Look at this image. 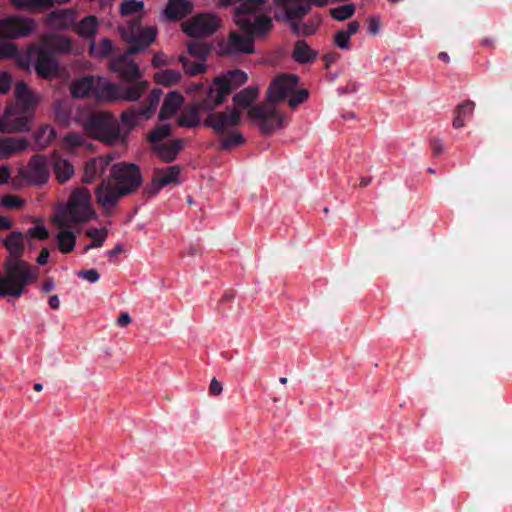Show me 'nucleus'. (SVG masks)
Returning a JSON list of instances; mask_svg holds the SVG:
<instances>
[{
	"label": "nucleus",
	"instance_id": "obj_26",
	"mask_svg": "<svg viewBox=\"0 0 512 512\" xmlns=\"http://www.w3.org/2000/svg\"><path fill=\"white\" fill-rule=\"evenodd\" d=\"M183 100V96L180 93L176 91L169 92L160 109L159 119L166 120L171 118L180 108Z\"/></svg>",
	"mask_w": 512,
	"mask_h": 512
},
{
	"label": "nucleus",
	"instance_id": "obj_17",
	"mask_svg": "<svg viewBox=\"0 0 512 512\" xmlns=\"http://www.w3.org/2000/svg\"><path fill=\"white\" fill-rule=\"evenodd\" d=\"M157 36V29L155 27H145L140 29L137 33H131L127 36V41L131 44L127 48V54H137L145 50Z\"/></svg>",
	"mask_w": 512,
	"mask_h": 512
},
{
	"label": "nucleus",
	"instance_id": "obj_19",
	"mask_svg": "<svg viewBox=\"0 0 512 512\" xmlns=\"http://www.w3.org/2000/svg\"><path fill=\"white\" fill-rule=\"evenodd\" d=\"M26 116H14L13 108L7 107L0 118V131L2 133L25 132L29 130Z\"/></svg>",
	"mask_w": 512,
	"mask_h": 512
},
{
	"label": "nucleus",
	"instance_id": "obj_7",
	"mask_svg": "<svg viewBox=\"0 0 512 512\" xmlns=\"http://www.w3.org/2000/svg\"><path fill=\"white\" fill-rule=\"evenodd\" d=\"M4 246L8 250L10 257L4 264V271L8 268L15 267L17 273L15 276L19 280L21 276L25 279V284L30 283L38 279V269L31 267L27 262L22 260L24 252L23 234L18 231L11 232L4 241Z\"/></svg>",
	"mask_w": 512,
	"mask_h": 512
},
{
	"label": "nucleus",
	"instance_id": "obj_41",
	"mask_svg": "<svg viewBox=\"0 0 512 512\" xmlns=\"http://www.w3.org/2000/svg\"><path fill=\"white\" fill-rule=\"evenodd\" d=\"M89 52L92 56L97 58H105L114 52V46L108 38L103 39L98 45L94 41L91 42Z\"/></svg>",
	"mask_w": 512,
	"mask_h": 512
},
{
	"label": "nucleus",
	"instance_id": "obj_60",
	"mask_svg": "<svg viewBox=\"0 0 512 512\" xmlns=\"http://www.w3.org/2000/svg\"><path fill=\"white\" fill-rule=\"evenodd\" d=\"M223 388L219 381H217L215 378L212 379L210 386H209V392L212 395H219L222 392Z\"/></svg>",
	"mask_w": 512,
	"mask_h": 512
},
{
	"label": "nucleus",
	"instance_id": "obj_24",
	"mask_svg": "<svg viewBox=\"0 0 512 512\" xmlns=\"http://www.w3.org/2000/svg\"><path fill=\"white\" fill-rule=\"evenodd\" d=\"M44 49L50 53L66 54L72 50V41L65 35H48L42 39Z\"/></svg>",
	"mask_w": 512,
	"mask_h": 512
},
{
	"label": "nucleus",
	"instance_id": "obj_35",
	"mask_svg": "<svg viewBox=\"0 0 512 512\" xmlns=\"http://www.w3.org/2000/svg\"><path fill=\"white\" fill-rule=\"evenodd\" d=\"M57 135L56 130L49 126H41L34 134V140L39 149H43L50 145Z\"/></svg>",
	"mask_w": 512,
	"mask_h": 512
},
{
	"label": "nucleus",
	"instance_id": "obj_64",
	"mask_svg": "<svg viewBox=\"0 0 512 512\" xmlns=\"http://www.w3.org/2000/svg\"><path fill=\"white\" fill-rule=\"evenodd\" d=\"M168 61L165 59L163 54H155L152 59V65L155 67L167 65Z\"/></svg>",
	"mask_w": 512,
	"mask_h": 512
},
{
	"label": "nucleus",
	"instance_id": "obj_31",
	"mask_svg": "<svg viewBox=\"0 0 512 512\" xmlns=\"http://www.w3.org/2000/svg\"><path fill=\"white\" fill-rule=\"evenodd\" d=\"M292 56L296 62L305 64L314 61L317 57V52L313 51L306 41L298 40L295 43Z\"/></svg>",
	"mask_w": 512,
	"mask_h": 512
},
{
	"label": "nucleus",
	"instance_id": "obj_34",
	"mask_svg": "<svg viewBox=\"0 0 512 512\" xmlns=\"http://www.w3.org/2000/svg\"><path fill=\"white\" fill-rule=\"evenodd\" d=\"M13 6L18 10L39 12L43 8L52 7L53 0H12Z\"/></svg>",
	"mask_w": 512,
	"mask_h": 512
},
{
	"label": "nucleus",
	"instance_id": "obj_47",
	"mask_svg": "<svg viewBox=\"0 0 512 512\" xmlns=\"http://www.w3.org/2000/svg\"><path fill=\"white\" fill-rule=\"evenodd\" d=\"M143 7H144L143 1L124 0L120 6V13L123 16L133 15L135 13L142 11Z\"/></svg>",
	"mask_w": 512,
	"mask_h": 512
},
{
	"label": "nucleus",
	"instance_id": "obj_39",
	"mask_svg": "<svg viewBox=\"0 0 512 512\" xmlns=\"http://www.w3.org/2000/svg\"><path fill=\"white\" fill-rule=\"evenodd\" d=\"M16 98V108L18 110L17 116H26L29 120L31 113L35 107V99L32 93L28 94V96L15 97ZM14 116H16V112L13 110Z\"/></svg>",
	"mask_w": 512,
	"mask_h": 512
},
{
	"label": "nucleus",
	"instance_id": "obj_43",
	"mask_svg": "<svg viewBox=\"0 0 512 512\" xmlns=\"http://www.w3.org/2000/svg\"><path fill=\"white\" fill-rule=\"evenodd\" d=\"M171 135L172 127L170 124L157 125L148 133L147 140L152 144H157Z\"/></svg>",
	"mask_w": 512,
	"mask_h": 512
},
{
	"label": "nucleus",
	"instance_id": "obj_18",
	"mask_svg": "<svg viewBox=\"0 0 512 512\" xmlns=\"http://www.w3.org/2000/svg\"><path fill=\"white\" fill-rule=\"evenodd\" d=\"M112 161L113 156L111 154L90 159L84 167L83 182L91 183L96 178L102 176Z\"/></svg>",
	"mask_w": 512,
	"mask_h": 512
},
{
	"label": "nucleus",
	"instance_id": "obj_29",
	"mask_svg": "<svg viewBox=\"0 0 512 512\" xmlns=\"http://www.w3.org/2000/svg\"><path fill=\"white\" fill-rule=\"evenodd\" d=\"M259 95V90L256 86H249L242 89L240 92L234 95L233 103L236 107L249 110L253 107L251 106L253 102L256 101Z\"/></svg>",
	"mask_w": 512,
	"mask_h": 512
},
{
	"label": "nucleus",
	"instance_id": "obj_8",
	"mask_svg": "<svg viewBox=\"0 0 512 512\" xmlns=\"http://www.w3.org/2000/svg\"><path fill=\"white\" fill-rule=\"evenodd\" d=\"M110 179L126 196L135 193L143 183L139 166L128 162H118L112 165Z\"/></svg>",
	"mask_w": 512,
	"mask_h": 512
},
{
	"label": "nucleus",
	"instance_id": "obj_27",
	"mask_svg": "<svg viewBox=\"0 0 512 512\" xmlns=\"http://www.w3.org/2000/svg\"><path fill=\"white\" fill-rule=\"evenodd\" d=\"M180 166L173 165L165 168H155L153 171L154 178L164 187L171 184H179Z\"/></svg>",
	"mask_w": 512,
	"mask_h": 512
},
{
	"label": "nucleus",
	"instance_id": "obj_61",
	"mask_svg": "<svg viewBox=\"0 0 512 512\" xmlns=\"http://www.w3.org/2000/svg\"><path fill=\"white\" fill-rule=\"evenodd\" d=\"M55 287H56V285H55V281H54V279L49 277V278H47V279L43 282V284H42V286H41V290H42V292H43V293H49V292H51L52 290H54V289H55Z\"/></svg>",
	"mask_w": 512,
	"mask_h": 512
},
{
	"label": "nucleus",
	"instance_id": "obj_44",
	"mask_svg": "<svg viewBox=\"0 0 512 512\" xmlns=\"http://www.w3.org/2000/svg\"><path fill=\"white\" fill-rule=\"evenodd\" d=\"M139 118H143L140 114V106H132L123 111L120 116L121 122L126 125L129 130L138 124Z\"/></svg>",
	"mask_w": 512,
	"mask_h": 512
},
{
	"label": "nucleus",
	"instance_id": "obj_2",
	"mask_svg": "<svg viewBox=\"0 0 512 512\" xmlns=\"http://www.w3.org/2000/svg\"><path fill=\"white\" fill-rule=\"evenodd\" d=\"M234 21L242 33H229L227 40L220 44L221 55L253 54L255 38L265 35L272 28L270 17L261 13L245 15L243 8L234 14Z\"/></svg>",
	"mask_w": 512,
	"mask_h": 512
},
{
	"label": "nucleus",
	"instance_id": "obj_6",
	"mask_svg": "<svg viewBox=\"0 0 512 512\" xmlns=\"http://www.w3.org/2000/svg\"><path fill=\"white\" fill-rule=\"evenodd\" d=\"M84 130L89 137L109 145L124 143L127 134L121 132L119 123L108 112L92 113L84 123Z\"/></svg>",
	"mask_w": 512,
	"mask_h": 512
},
{
	"label": "nucleus",
	"instance_id": "obj_21",
	"mask_svg": "<svg viewBox=\"0 0 512 512\" xmlns=\"http://www.w3.org/2000/svg\"><path fill=\"white\" fill-rule=\"evenodd\" d=\"M34 68L36 73L42 78H49L56 74L58 70V63L53 55L43 49H39L35 60Z\"/></svg>",
	"mask_w": 512,
	"mask_h": 512
},
{
	"label": "nucleus",
	"instance_id": "obj_28",
	"mask_svg": "<svg viewBox=\"0 0 512 512\" xmlns=\"http://www.w3.org/2000/svg\"><path fill=\"white\" fill-rule=\"evenodd\" d=\"M99 28V21L96 16L88 15L84 17L77 24L75 23L73 29L75 33L85 39L93 38Z\"/></svg>",
	"mask_w": 512,
	"mask_h": 512
},
{
	"label": "nucleus",
	"instance_id": "obj_37",
	"mask_svg": "<svg viewBox=\"0 0 512 512\" xmlns=\"http://www.w3.org/2000/svg\"><path fill=\"white\" fill-rule=\"evenodd\" d=\"M107 229H97L95 227H90L86 230V236L92 239V242L86 245L83 249V253H86L88 250L92 248L102 247L106 238H107Z\"/></svg>",
	"mask_w": 512,
	"mask_h": 512
},
{
	"label": "nucleus",
	"instance_id": "obj_63",
	"mask_svg": "<svg viewBox=\"0 0 512 512\" xmlns=\"http://www.w3.org/2000/svg\"><path fill=\"white\" fill-rule=\"evenodd\" d=\"M11 176L10 169L8 166L3 165L0 167V184H5L8 182Z\"/></svg>",
	"mask_w": 512,
	"mask_h": 512
},
{
	"label": "nucleus",
	"instance_id": "obj_13",
	"mask_svg": "<svg viewBox=\"0 0 512 512\" xmlns=\"http://www.w3.org/2000/svg\"><path fill=\"white\" fill-rule=\"evenodd\" d=\"M126 195L110 180H103L95 190L97 204L106 216L113 214L119 201Z\"/></svg>",
	"mask_w": 512,
	"mask_h": 512
},
{
	"label": "nucleus",
	"instance_id": "obj_45",
	"mask_svg": "<svg viewBox=\"0 0 512 512\" xmlns=\"http://www.w3.org/2000/svg\"><path fill=\"white\" fill-rule=\"evenodd\" d=\"M355 14V5L352 3L338 6L330 10V15L337 21H344Z\"/></svg>",
	"mask_w": 512,
	"mask_h": 512
},
{
	"label": "nucleus",
	"instance_id": "obj_36",
	"mask_svg": "<svg viewBox=\"0 0 512 512\" xmlns=\"http://www.w3.org/2000/svg\"><path fill=\"white\" fill-rule=\"evenodd\" d=\"M53 170L60 183L68 181L74 174V168L70 162L61 158L54 161Z\"/></svg>",
	"mask_w": 512,
	"mask_h": 512
},
{
	"label": "nucleus",
	"instance_id": "obj_10",
	"mask_svg": "<svg viewBox=\"0 0 512 512\" xmlns=\"http://www.w3.org/2000/svg\"><path fill=\"white\" fill-rule=\"evenodd\" d=\"M241 122V112L237 108H226L224 111L212 112L203 121L205 127L213 129L216 135L222 136Z\"/></svg>",
	"mask_w": 512,
	"mask_h": 512
},
{
	"label": "nucleus",
	"instance_id": "obj_55",
	"mask_svg": "<svg viewBox=\"0 0 512 512\" xmlns=\"http://www.w3.org/2000/svg\"><path fill=\"white\" fill-rule=\"evenodd\" d=\"M12 77L8 73H2L0 75V94H6L11 87Z\"/></svg>",
	"mask_w": 512,
	"mask_h": 512
},
{
	"label": "nucleus",
	"instance_id": "obj_12",
	"mask_svg": "<svg viewBox=\"0 0 512 512\" xmlns=\"http://www.w3.org/2000/svg\"><path fill=\"white\" fill-rule=\"evenodd\" d=\"M187 51L190 56L195 57L200 61L193 62L186 56H180L179 62H181L184 71L190 76H195L205 72L206 66L204 61L211 52V46L204 42L193 41L188 44Z\"/></svg>",
	"mask_w": 512,
	"mask_h": 512
},
{
	"label": "nucleus",
	"instance_id": "obj_5",
	"mask_svg": "<svg viewBox=\"0 0 512 512\" xmlns=\"http://www.w3.org/2000/svg\"><path fill=\"white\" fill-rule=\"evenodd\" d=\"M94 216L90 191L81 187L71 193L66 208L57 215V224L60 228L69 229L73 224L86 223Z\"/></svg>",
	"mask_w": 512,
	"mask_h": 512
},
{
	"label": "nucleus",
	"instance_id": "obj_54",
	"mask_svg": "<svg viewBox=\"0 0 512 512\" xmlns=\"http://www.w3.org/2000/svg\"><path fill=\"white\" fill-rule=\"evenodd\" d=\"M78 276L90 283H95L100 279V274L95 269L81 270L79 271Z\"/></svg>",
	"mask_w": 512,
	"mask_h": 512
},
{
	"label": "nucleus",
	"instance_id": "obj_46",
	"mask_svg": "<svg viewBox=\"0 0 512 512\" xmlns=\"http://www.w3.org/2000/svg\"><path fill=\"white\" fill-rule=\"evenodd\" d=\"M180 127L194 128L199 125V117L195 108L191 109L188 114H181L177 119Z\"/></svg>",
	"mask_w": 512,
	"mask_h": 512
},
{
	"label": "nucleus",
	"instance_id": "obj_40",
	"mask_svg": "<svg viewBox=\"0 0 512 512\" xmlns=\"http://www.w3.org/2000/svg\"><path fill=\"white\" fill-rule=\"evenodd\" d=\"M180 79V72L173 69L160 70L156 72L154 75V80L156 81V83L165 86L175 85L180 81Z\"/></svg>",
	"mask_w": 512,
	"mask_h": 512
},
{
	"label": "nucleus",
	"instance_id": "obj_25",
	"mask_svg": "<svg viewBox=\"0 0 512 512\" xmlns=\"http://www.w3.org/2000/svg\"><path fill=\"white\" fill-rule=\"evenodd\" d=\"M183 144L184 142L182 139H174L168 143L155 145L153 150L161 161L164 163H171L183 149Z\"/></svg>",
	"mask_w": 512,
	"mask_h": 512
},
{
	"label": "nucleus",
	"instance_id": "obj_51",
	"mask_svg": "<svg viewBox=\"0 0 512 512\" xmlns=\"http://www.w3.org/2000/svg\"><path fill=\"white\" fill-rule=\"evenodd\" d=\"M309 96L308 90L300 89L292 94V96L288 100V105L291 108H296L298 105L302 104L307 100Z\"/></svg>",
	"mask_w": 512,
	"mask_h": 512
},
{
	"label": "nucleus",
	"instance_id": "obj_59",
	"mask_svg": "<svg viewBox=\"0 0 512 512\" xmlns=\"http://www.w3.org/2000/svg\"><path fill=\"white\" fill-rule=\"evenodd\" d=\"M317 30V25L313 22H307L302 27V35L303 36H310L313 35Z\"/></svg>",
	"mask_w": 512,
	"mask_h": 512
},
{
	"label": "nucleus",
	"instance_id": "obj_4",
	"mask_svg": "<svg viewBox=\"0 0 512 512\" xmlns=\"http://www.w3.org/2000/svg\"><path fill=\"white\" fill-rule=\"evenodd\" d=\"M248 80L246 72L240 69L229 70L226 74L214 79L212 86L207 89L206 95L198 103V108L212 111L220 106L234 90Z\"/></svg>",
	"mask_w": 512,
	"mask_h": 512
},
{
	"label": "nucleus",
	"instance_id": "obj_16",
	"mask_svg": "<svg viewBox=\"0 0 512 512\" xmlns=\"http://www.w3.org/2000/svg\"><path fill=\"white\" fill-rule=\"evenodd\" d=\"M275 3L284 8V17L286 21L302 20L311 9L310 2L317 5H323V2L317 0H274Z\"/></svg>",
	"mask_w": 512,
	"mask_h": 512
},
{
	"label": "nucleus",
	"instance_id": "obj_62",
	"mask_svg": "<svg viewBox=\"0 0 512 512\" xmlns=\"http://www.w3.org/2000/svg\"><path fill=\"white\" fill-rule=\"evenodd\" d=\"M359 28H360V22L357 20H354V21H351L348 23L347 29L345 30V32L348 34V36L351 37L352 35H354L358 32Z\"/></svg>",
	"mask_w": 512,
	"mask_h": 512
},
{
	"label": "nucleus",
	"instance_id": "obj_58",
	"mask_svg": "<svg viewBox=\"0 0 512 512\" xmlns=\"http://www.w3.org/2000/svg\"><path fill=\"white\" fill-rule=\"evenodd\" d=\"M431 148L434 156H439L443 152V144L440 139H431Z\"/></svg>",
	"mask_w": 512,
	"mask_h": 512
},
{
	"label": "nucleus",
	"instance_id": "obj_15",
	"mask_svg": "<svg viewBox=\"0 0 512 512\" xmlns=\"http://www.w3.org/2000/svg\"><path fill=\"white\" fill-rule=\"evenodd\" d=\"M16 273L17 269L15 267H11L8 268L7 271H5L4 276L0 278V297L10 296L19 298L24 294L28 285L25 284L23 276H21L20 280L16 278Z\"/></svg>",
	"mask_w": 512,
	"mask_h": 512
},
{
	"label": "nucleus",
	"instance_id": "obj_20",
	"mask_svg": "<svg viewBox=\"0 0 512 512\" xmlns=\"http://www.w3.org/2000/svg\"><path fill=\"white\" fill-rule=\"evenodd\" d=\"M49 170L45 157L34 155L28 165L27 178L36 185H42L49 179Z\"/></svg>",
	"mask_w": 512,
	"mask_h": 512
},
{
	"label": "nucleus",
	"instance_id": "obj_57",
	"mask_svg": "<svg viewBox=\"0 0 512 512\" xmlns=\"http://www.w3.org/2000/svg\"><path fill=\"white\" fill-rule=\"evenodd\" d=\"M380 30V22L376 17H370L368 19V32L372 35H376Z\"/></svg>",
	"mask_w": 512,
	"mask_h": 512
},
{
	"label": "nucleus",
	"instance_id": "obj_9",
	"mask_svg": "<svg viewBox=\"0 0 512 512\" xmlns=\"http://www.w3.org/2000/svg\"><path fill=\"white\" fill-rule=\"evenodd\" d=\"M37 27L32 18L8 16L0 20V39H19L28 37Z\"/></svg>",
	"mask_w": 512,
	"mask_h": 512
},
{
	"label": "nucleus",
	"instance_id": "obj_42",
	"mask_svg": "<svg viewBox=\"0 0 512 512\" xmlns=\"http://www.w3.org/2000/svg\"><path fill=\"white\" fill-rule=\"evenodd\" d=\"M227 134V137L220 141V149L228 151L233 147L241 146L245 143V138L242 133L238 130H231Z\"/></svg>",
	"mask_w": 512,
	"mask_h": 512
},
{
	"label": "nucleus",
	"instance_id": "obj_23",
	"mask_svg": "<svg viewBox=\"0 0 512 512\" xmlns=\"http://www.w3.org/2000/svg\"><path fill=\"white\" fill-rule=\"evenodd\" d=\"M46 23L58 30L70 29L75 24V13L70 9L52 11L47 15Z\"/></svg>",
	"mask_w": 512,
	"mask_h": 512
},
{
	"label": "nucleus",
	"instance_id": "obj_32",
	"mask_svg": "<svg viewBox=\"0 0 512 512\" xmlns=\"http://www.w3.org/2000/svg\"><path fill=\"white\" fill-rule=\"evenodd\" d=\"M474 108L475 103L471 100H466L459 104L454 111L452 126L456 129L463 127L465 120L472 116Z\"/></svg>",
	"mask_w": 512,
	"mask_h": 512
},
{
	"label": "nucleus",
	"instance_id": "obj_11",
	"mask_svg": "<svg viewBox=\"0 0 512 512\" xmlns=\"http://www.w3.org/2000/svg\"><path fill=\"white\" fill-rule=\"evenodd\" d=\"M219 23L220 20L216 15L208 13L197 14L184 23L183 31L193 38L207 37L217 31Z\"/></svg>",
	"mask_w": 512,
	"mask_h": 512
},
{
	"label": "nucleus",
	"instance_id": "obj_56",
	"mask_svg": "<svg viewBox=\"0 0 512 512\" xmlns=\"http://www.w3.org/2000/svg\"><path fill=\"white\" fill-rule=\"evenodd\" d=\"M32 93L26 83L23 81L17 82L15 85V97H21L23 95L28 96V94Z\"/></svg>",
	"mask_w": 512,
	"mask_h": 512
},
{
	"label": "nucleus",
	"instance_id": "obj_1",
	"mask_svg": "<svg viewBox=\"0 0 512 512\" xmlns=\"http://www.w3.org/2000/svg\"><path fill=\"white\" fill-rule=\"evenodd\" d=\"M299 82L295 74H280L268 87L266 103H260L248 110V117L255 122L264 135H269L283 127V116L273 104L283 101Z\"/></svg>",
	"mask_w": 512,
	"mask_h": 512
},
{
	"label": "nucleus",
	"instance_id": "obj_30",
	"mask_svg": "<svg viewBox=\"0 0 512 512\" xmlns=\"http://www.w3.org/2000/svg\"><path fill=\"white\" fill-rule=\"evenodd\" d=\"M27 141L24 138L7 137L0 139V156L8 157L11 154L23 151L27 148Z\"/></svg>",
	"mask_w": 512,
	"mask_h": 512
},
{
	"label": "nucleus",
	"instance_id": "obj_38",
	"mask_svg": "<svg viewBox=\"0 0 512 512\" xmlns=\"http://www.w3.org/2000/svg\"><path fill=\"white\" fill-rule=\"evenodd\" d=\"M58 249L63 254L72 252L76 245V235L65 229L57 234Z\"/></svg>",
	"mask_w": 512,
	"mask_h": 512
},
{
	"label": "nucleus",
	"instance_id": "obj_48",
	"mask_svg": "<svg viewBox=\"0 0 512 512\" xmlns=\"http://www.w3.org/2000/svg\"><path fill=\"white\" fill-rule=\"evenodd\" d=\"M18 56V48L14 43L0 42V59H10Z\"/></svg>",
	"mask_w": 512,
	"mask_h": 512
},
{
	"label": "nucleus",
	"instance_id": "obj_33",
	"mask_svg": "<svg viewBox=\"0 0 512 512\" xmlns=\"http://www.w3.org/2000/svg\"><path fill=\"white\" fill-rule=\"evenodd\" d=\"M161 96L162 91L160 89H153L147 96L145 102L139 105L140 114L144 119H148L153 115L160 102Z\"/></svg>",
	"mask_w": 512,
	"mask_h": 512
},
{
	"label": "nucleus",
	"instance_id": "obj_3",
	"mask_svg": "<svg viewBox=\"0 0 512 512\" xmlns=\"http://www.w3.org/2000/svg\"><path fill=\"white\" fill-rule=\"evenodd\" d=\"M145 82L136 83L130 87L95 78L93 76L83 77L74 81L71 85V94L74 98L94 96L100 101H137L146 91Z\"/></svg>",
	"mask_w": 512,
	"mask_h": 512
},
{
	"label": "nucleus",
	"instance_id": "obj_53",
	"mask_svg": "<svg viewBox=\"0 0 512 512\" xmlns=\"http://www.w3.org/2000/svg\"><path fill=\"white\" fill-rule=\"evenodd\" d=\"M1 204L10 209H18L23 206L20 198L13 195H6L2 198Z\"/></svg>",
	"mask_w": 512,
	"mask_h": 512
},
{
	"label": "nucleus",
	"instance_id": "obj_52",
	"mask_svg": "<svg viewBox=\"0 0 512 512\" xmlns=\"http://www.w3.org/2000/svg\"><path fill=\"white\" fill-rule=\"evenodd\" d=\"M27 236L38 240H46L49 236L48 230L43 225L31 227L27 231Z\"/></svg>",
	"mask_w": 512,
	"mask_h": 512
},
{
	"label": "nucleus",
	"instance_id": "obj_50",
	"mask_svg": "<svg viewBox=\"0 0 512 512\" xmlns=\"http://www.w3.org/2000/svg\"><path fill=\"white\" fill-rule=\"evenodd\" d=\"M334 44L342 50H347L350 48V36H348L344 29H341L335 33Z\"/></svg>",
	"mask_w": 512,
	"mask_h": 512
},
{
	"label": "nucleus",
	"instance_id": "obj_22",
	"mask_svg": "<svg viewBox=\"0 0 512 512\" xmlns=\"http://www.w3.org/2000/svg\"><path fill=\"white\" fill-rule=\"evenodd\" d=\"M193 11V4L188 0H169L164 16L168 21H179L190 15Z\"/></svg>",
	"mask_w": 512,
	"mask_h": 512
},
{
	"label": "nucleus",
	"instance_id": "obj_49",
	"mask_svg": "<svg viewBox=\"0 0 512 512\" xmlns=\"http://www.w3.org/2000/svg\"><path fill=\"white\" fill-rule=\"evenodd\" d=\"M163 188L161 184L152 176L151 182L147 183L142 190V194L145 198L149 199L155 197L160 190Z\"/></svg>",
	"mask_w": 512,
	"mask_h": 512
},
{
	"label": "nucleus",
	"instance_id": "obj_14",
	"mask_svg": "<svg viewBox=\"0 0 512 512\" xmlns=\"http://www.w3.org/2000/svg\"><path fill=\"white\" fill-rule=\"evenodd\" d=\"M131 55L132 54H127L126 51L123 55H120L110 61V69L113 72L118 73L123 81L130 83L128 85L119 84L120 86L130 87L136 83L141 82L136 81L140 76V70L138 65L132 59H130ZM144 82L148 86V83L146 81Z\"/></svg>",
	"mask_w": 512,
	"mask_h": 512
}]
</instances>
